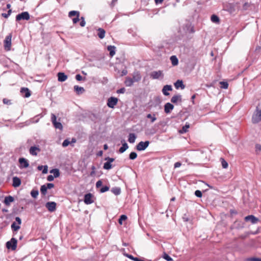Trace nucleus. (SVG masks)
<instances>
[{"mask_svg":"<svg viewBox=\"0 0 261 261\" xmlns=\"http://www.w3.org/2000/svg\"><path fill=\"white\" fill-rule=\"evenodd\" d=\"M80 13L77 11H71L68 13V17L72 20L73 24L76 25L80 22V25L82 27H85L86 22L83 17L80 18Z\"/></svg>","mask_w":261,"mask_h":261,"instance_id":"obj_1","label":"nucleus"},{"mask_svg":"<svg viewBox=\"0 0 261 261\" xmlns=\"http://www.w3.org/2000/svg\"><path fill=\"white\" fill-rule=\"evenodd\" d=\"M12 41V35L10 34L7 36L4 40V47L5 50L9 51L11 50Z\"/></svg>","mask_w":261,"mask_h":261,"instance_id":"obj_2","label":"nucleus"},{"mask_svg":"<svg viewBox=\"0 0 261 261\" xmlns=\"http://www.w3.org/2000/svg\"><path fill=\"white\" fill-rule=\"evenodd\" d=\"M17 241L16 239L12 238L10 241L6 243V247L9 249L15 250L17 247Z\"/></svg>","mask_w":261,"mask_h":261,"instance_id":"obj_3","label":"nucleus"},{"mask_svg":"<svg viewBox=\"0 0 261 261\" xmlns=\"http://www.w3.org/2000/svg\"><path fill=\"white\" fill-rule=\"evenodd\" d=\"M51 121L56 128L62 130L63 125L61 122L57 121V117L54 114H51Z\"/></svg>","mask_w":261,"mask_h":261,"instance_id":"obj_4","label":"nucleus"},{"mask_svg":"<svg viewBox=\"0 0 261 261\" xmlns=\"http://www.w3.org/2000/svg\"><path fill=\"white\" fill-rule=\"evenodd\" d=\"M149 141H146L145 142L141 141L139 142L136 146V149L138 151L144 150L149 145Z\"/></svg>","mask_w":261,"mask_h":261,"instance_id":"obj_5","label":"nucleus"},{"mask_svg":"<svg viewBox=\"0 0 261 261\" xmlns=\"http://www.w3.org/2000/svg\"><path fill=\"white\" fill-rule=\"evenodd\" d=\"M30 14L28 12H23L20 14H18L16 16V20L19 21L21 20H28L30 19Z\"/></svg>","mask_w":261,"mask_h":261,"instance_id":"obj_6","label":"nucleus"},{"mask_svg":"<svg viewBox=\"0 0 261 261\" xmlns=\"http://www.w3.org/2000/svg\"><path fill=\"white\" fill-rule=\"evenodd\" d=\"M252 121L253 123H257L261 121V110H256L252 116Z\"/></svg>","mask_w":261,"mask_h":261,"instance_id":"obj_7","label":"nucleus"},{"mask_svg":"<svg viewBox=\"0 0 261 261\" xmlns=\"http://www.w3.org/2000/svg\"><path fill=\"white\" fill-rule=\"evenodd\" d=\"M118 98L114 97H111L108 100L107 106L110 108H114L118 102Z\"/></svg>","mask_w":261,"mask_h":261,"instance_id":"obj_8","label":"nucleus"},{"mask_svg":"<svg viewBox=\"0 0 261 261\" xmlns=\"http://www.w3.org/2000/svg\"><path fill=\"white\" fill-rule=\"evenodd\" d=\"M244 224L243 222H242L241 221L236 220L231 226L230 229H242L244 228Z\"/></svg>","mask_w":261,"mask_h":261,"instance_id":"obj_9","label":"nucleus"},{"mask_svg":"<svg viewBox=\"0 0 261 261\" xmlns=\"http://www.w3.org/2000/svg\"><path fill=\"white\" fill-rule=\"evenodd\" d=\"M105 160H106L107 161L104 163L103 168V169H106V170H110V169L112 168L111 163L114 162V159L107 157L105 159Z\"/></svg>","mask_w":261,"mask_h":261,"instance_id":"obj_10","label":"nucleus"},{"mask_svg":"<svg viewBox=\"0 0 261 261\" xmlns=\"http://www.w3.org/2000/svg\"><path fill=\"white\" fill-rule=\"evenodd\" d=\"M57 204L55 202H47L45 204V207L50 212H53L56 210Z\"/></svg>","mask_w":261,"mask_h":261,"instance_id":"obj_11","label":"nucleus"},{"mask_svg":"<svg viewBox=\"0 0 261 261\" xmlns=\"http://www.w3.org/2000/svg\"><path fill=\"white\" fill-rule=\"evenodd\" d=\"M19 163L20 164L19 168H27L29 166V163L28 161L23 158H19L18 160Z\"/></svg>","mask_w":261,"mask_h":261,"instance_id":"obj_12","label":"nucleus"},{"mask_svg":"<svg viewBox=\"0 0 261 261\" xmlns=\"http://www.w3.org/2000/svg\"><path fill=\"white\" fill-rule=\"evenodd\" d=\"M93 195L91 193H88L85 195L84 201L86 204H90L92 203L94 201L92 200Z\"/></svg>","mask_w":261,"mask_h":261,"instance_id":"obj_13","label":"nucleus"},{"mask_svg":"<svg viewBox=\"0 0 261 261\" xmlns=\"http://www.w3.org/2000/svg\"><path fill=\"white\" fill-rule=\"evenodd\" d=\"M40 151L41 149L39 146H31L29 149L30 153L34 156H36L38 154V153L40 152Z\"/></svg>","mask_w":261,"mask_h":261,"instance_id":"obj_14","label":"nucleus"},{"mask_svg":"<svg viewBox=\"0 0 261 261\" xmlns=\"http://www.w3.org/2000/svg\"><path fill=\"white\" fill-rule=\"evenodd\" d=\"M244 219L246 222L250 221L252 224H256L259 221V219L253 215H248Z\"/></svg>","mask_w":261,"mask_h":261,"instance_id":"obj_15","label":"nucleus"},{"mask_svg":"<svg viewBox=\"0 0 261 261\" xmlns=\"http://www.w3.org/2000/svg\"><path fill=\"white\" fill-rule=\"evenodd\" d=\"M161 76H163V74L161 70L154 71L150 73V77L153 79H158Z\"/></svg>","mask_w":261,"mask_h":261,"instance_id":"obj_16","label":"nucleus"},{"mask_svg":"<svg viewBox=\"0 0 261 261\" xmlns=\"http://www.w3.org/2000/svg\"><path fill=\"white\" fill-rule=\"evenodd\" d=\"M12 180H13L12 186L15 188L18 187L21 185V179L17 176L13 177L12 178Z\"/></svg>","mask_w":261,"mask_h":261,"instance_id":"obj_17","label":"nucleus"},{"mask_svg":"<svg viewBox=\"0 0 261 261\" xmlns=\"http://www.w3.org/2000/svg\"><path fill=\"white\" fill-rule=\"evenodd\" d=\"M132 79L134 83L140 81L141 79V75L140 72L139 71L134 72Z\"/></svg>","mask_w":261,"mask_h":261,"instance_id":"obj_18","label":"nucleus"},{"mask_svg":"<svg viewBox=\"0 0 261 261\" xmlns=\"http://www.w3.org/2000/svg\"><path fill=\"white\" fill-rule=\"evenodd\" d=\"M164 108L165 112L168 114L170 113L171 111L173 109L174 106L172 104L168 102L165 104Z\"/></svg>","mask_w":261,"mask_h":261,"instance_id":"obj_19","label":"nucleus"},{"mask_svg":"<svg viewBox=\"0 0 261 261\" xmlns=\"http://www.w3.org/2000/svg\"><path fill=\"white\" fill-rule=\"evenodd\" d=\"M171 90H172V86L171 85H166L163 87L162 89V92L165 96H168L169 95V93H168V91Z\"/></svg>","mask_w":261,"mask_h":261,"instance_id":"obj_20","label":"nucleus"},{"mask_svg":"<svg viewBox=\"0 0 261 261\" xmlns=\"http://www.w3.org/2000/svg\"><path fill=\"white\" fill-rule=\"evenodd\" d=\"M59 82H64L67 79V76L64 72H59L57 74Z\"/></svg>","mask_w":261,"mask_h":261,"instance_id":"obj_21","label":"nucleus"},{"mask_svg":"<svg viewBox=\"0 0 261 261\" xmlns=\"http://www.w3.org/2000/svg\"><path fill=\"white\" fill-rule=\"evenodd\" d=\"M20 92L22 95L24 94V97H29L31 95V91L28 88H22L20 90Z\"/></svg>","mask_w":261,"mask_h":261,"instance_id":"obj_22","label":"nucleus"},{"mask_svg":"<svg viewBox=\"0 0 261 261\" xmlns=\"http://www.w3.org/2000/svg\"><path fill=\"white\" fill-rule=\"evenodd\" d=\"M174 86L176 89H178L180 88L181 89H184L185 88V85L183 84V82L181 80H177L174 83Z\"/></svg>","mask_w":261,"mask_h":261,"instance_id":"obj_23","label":"nucleus"},{"mask_svg":"<svg viewBox=\"0 0 261 261\" xmlns=\"http://www.w3.org/2000/svg\"><path fill=\"white\" fill-rule=\"evenodd\" d=\"M181 95L179 94L174 95L171 99V101L174 103H176L177 101L181 102Z\"/></svg>","mask_w":261,"mask_h":261,"instance_id":"obj_24","label":"nucleus"},{"mask_svg":"<svg viewBox=\"0 0 261 261\" xmlns=\"http://www.w3.org/2000/svg\"><path fill=\"white\" fill-rule=\"evenodd\" d=\"M14 201V198L12 196H8L5 198L4 203L6 205H9L11 202Z\"/></svg>","mask_w":261,"mask_h":261,"instance_id":"obj_25","label":"nucleus"},{"mask_svg":"<svg viewBox=\"0 0 261 261\" xmlns=\"http://www.w3.org/2000/svg\"><path fill=\"white\" fill-rule=\"evenodd\" d=\"M108 50L110 52V56L112 57L115 54L116 47L114 46L110 45L107 47Z\"/></svg>","mask_w":261,"mask_h":261,"instance_id":"obj_26","label":"nucleus"},{"mask_svg":"<svg viewBox=\"0 0 261 261\" xmlns=\"http://www.w3.org/2000/svg\"><path fill=\"white\" fill-rule=\"evenodd\" d=\"M134 83V82L132 80V78L129 77H126L124 82V84L127 87H131L133 85Z\"/></svg>","mask_w":261,"mask_h":261,"instance_id":"obj_27","label":"nucleus"},{"mask_svg":"<svg viewBox=\"0 0 261 261\" xmlns=\"http://www.w3.org/2000/svg\"><path fill=\"white\" fill-rule=\"evenodd\" d=\"M185 27V28H186V31L188 33H193L195 31L193 27L190 23L188 22L187 24H186Z\"/></svg>","mask_w":261,"mask_h":261,"instance_id":"obj_28","label":"nucleus"},{"mask_svg":"<svg viewBox=\"0 0 261 261\" xmlns=\"http://www.w3.org/2000/svg\"><path fill=\"white\" fill-rule=\"evenodd\" d=\"M89 31H96L97 33H106L105 30L102 28H97L96 27H91Z\"/></svg>","mask_w":261,"mask_h":261,"instance_id":"obj_29","label":"nucleus"},{"mask_svg":"<svg viewBox=\"0 0 261 261\" xmlns=\"http://www.w3.org/2000/svg\"><path fill=\"white\" fill-rule=\"evenodd\" d=\"M111 192L115 195H119L121 193V189L119 187H114L112 188Z\"/></svg>","mask_w":261,"mask_h":261,"instance_id":"obj_30","label":"nucleus"},{"mask_svg":"<svg viewBox=\"0 0 261 261\" xmlns=\"http://www.w3.org/2000/svg\"><path fill=\"white\" fill-rule=\"evenodd\" d=\"M136 138V136L135 134L134 133H130L129 135L128 141L130 143H134L135 141Z\"/></svg>","mask_w":261,"mask_h":261,"instance_id":"obj_31","label":"nucleus"},{"mask_svg":"<svg viewBox=\"0 0 261 261\" xmlns=\"http://www.w3.org/2000/svg\"><path fill=\"white\" fill-rule=\"evenodd\" d=\"M170 60L171 61L172 64L173 66H176L178 63V60L177 57L175 56H172L170 57Z\"/></svg>","mask_w":261,"mask_h":261,"instance_id":"obj_32","label":"nucleus"},{"mask_svg":"<svg viewBox=\"0 0 261 261\" xmlns=\"http://www.w3.org/2000/svg\"><path fill=\"white\" fill-rule=\"evenodd\" d=\"M50 173L54 174L55 178L58 177L60 176V171L58 169H54L50 170Z\"/></svg>","mask_w":261,"mask_h":261,"instance_id":"obj_33","label":"nucleus"},{"mask_svg":"<svg viewBox=\"0 0 261 261\" xmlns=\"http://www.w3.org/2000/svg\"><path fill=\"white\" fill-rule=\"evenodd\" d=\"M128 148V145L126 142H124L122 146L120 148L119 151L120 153L124 152Z\"/></svg>","mask_w":261,"mask_h":261,"instance_id":"obj_34","label":"nucleus"},{"mask_svg":"<svg viewBox=\"0 0 261 261\" xmlns=\"http://www.w3.org/2000/svg\"><path fill=\"white\" fill-rule=\"evenodd\" d=\"M211 21L214 23H218L220 21V19L218 16L215 14L211 16Z\"/></svg>","mask_w":261,"mask_h":261,"instance_id":"obj_35","label":"nucleus"},{"mask_svg":"<svg viewBox=\"0 0 261 261\" xmlns=\"http://www.w3.org/2000/svg\"><path fill=\"white\" fill-rule=\"evenodd\" d=\"M47 189L46 188V185H43L41 186V187L40 188L41 193L43 195H45L47 193Z\"/></svg>","mask_w":261,"mask_h":261,"instance_id":"obj_36","label":"nucleus"},{"mask_svg":"<svg viewBox=\"0 0 261 261\" xmlns=\"http://www.w3.org/2000/svg\"><path fill=\"white\" fill-rule=\"evenodd\" d=\"M39 194V192L37 190H32L31 192V195L32 197L36 198Z\"/></svg>","mask_w":261,"mask_h":261,"instance_id":"obj_37","label":"nucleus"},{"mask_svg":"<svg viewBox=\"0 0 261 261\" xmlns=\"http://www.w3.org/2000/svg\"><path fill=\"white\" fill-rule=\"evenodd\" d=\"M20 227L19 225H17L15 222H13L11 225V228L14 231H17L18 229H20Z\"/></svg>","mask_w":261,"mask_h":261,"instance_id":"obj_38","label":"nucleus"},{"mask_svg":"<svg viewBox=\"0 0 261 261\" xmlns=\"http://www.w3.org/2000/svg\"><path fill=\"white\" fill-rule=\"evenodd\" d=\"M146 117L147 118H149L151 119V122L152 123H153L156 120V118L155 117V114H153V115H152L151 114H148L147 115Z\"/></svg>","mask_w":261,"mask_h":261,"instance_id":"obj_39","label":"nucleus"},{"mask_svg":"<svg viewBox=\"0 0 261 261\" xmlns=\"http://www.w3.org/2000/svg\"><path fill=\"white\" fill-rule=\"evenodd\" d=\"M220 161L221 162V165H222V167L225 169L227 168L228 166L227 162L223 158H221Z\"/></svg>","mask_w":261,"mask_h":261,"instance_id":"obj_40","label":"nucleus"},{"mask_svg":"<svg viewBox=\"0 0 261 261\" xmlns=\"http://www.w3.org/2000/svg\"><path fill=\"white\" fill-rule=\"evenodd\" d=\"M251 7V4L248 2H245L243 5L242 9L243 10H248Z\"/></svg>","mask_w":261,"mask_h":261,"instance_id":"obj_41","label":"nucleus"},{"mask_svg":"<svg viewBox=\"0 0 261 261\" xmlns=\"http://www.w3.org/2000/svg\"><path fill=\"white\" fill-rule=\"evenodd\" d=\"M126 219H127V216L125 215H122L121 216H120V217L118 220V222L120 224H122V221H125Z\"/></svg>","mask_w":261,"mask_h":261,"instance_id":"obj_42","label":"nucleus"},{"mask_svg":"<svg viewBox=\"0 0 261 261\" xmlns=\"http://www.w3.org/2000/svg\"><path fill=\"white\" fill-rule=\"evenodd\" d=\"M189 128V124H186L185 126L182 127L181 130H180V133L181 134L186 133L188 131V129Z\"/></svg>","mask_w":261,"mask_h":261,"instance_id":"obj_43","label":"nucleus"},{"mask_svg":"<svg viewBox=\"0 0 261 261\" xmlns=\"http://www.w3.org/2000/svg\"><path fill=\"white\" fill-rule=\"evenodd\" d=\"M137 157V154L135 152H132L129 155V158L130 160H135Z\"/></svg>","mask_w":261,"mask_h":261,"instance_id":"obj_44","label":"nucleus"},{"mask_svg":"<svg viewBox=\"0 0 261 261\" xmlns=\"http://www.w3.org/2000/svg\"><path fill=\"white\" fill-rule=\"evenodd\" d=\"M74 89L75 91L77 92H79L80 91H84V89L83 87H79V86H74Z\"/></svg>","mask_w":261,"mask_h":261,"instance_id":"obj_45","label":"nucleus"},{"mask_svg":"<svg viewBox=\"0 0 261 261\" xmlns=\"http://www.w3.org/2000/svg\"><path fill=\"white\" fill-rule=\"evenodd\" d=\"M163 258H164L165 259H166L167 261L172 260V258L166 253H164V254L163 255Z\"/></svg>","mask_w":261,"mask_h":261,"instance_id":"obj_46","label":"nucleus"},{"mask_svg":"<svg viewBox=\"0 0 261 261\" xmlns=\"http://www.w3.org/2000/svg\"><path fill=\"white\" fill-rule=\"evenodd\" d=\"M220 84L221 85V87L223 89H227L228 87V84L226 82H221Z\"/></svg>","mask_w":261,"mask_h":261,"instance_id":"obj_47","label":"nucleus"},{"mask_svg":"<svg viewBox=\"0 0 261 261\" xmlns=\"http://www.w3.org/2000/svg\"><path fill=\"white\" fill-rule=\"evenodd\" d=\"M109 187L105 186L103 187H102L100 190V193H104L109 190Z\"/></svg>","mask_w":261,"mask_h":261,"instance_id":"obj_48","label":"nucleus"},{"mask_svg":"<svg viewBox=\"0 0 261 261\" xmlns=\"http://www.w3.org/2000/svg\"><path fill=\"white\" fill-rule=\"evenodd\" d=\"M246 261H261V258L257 257H250L247 258L246 259Z\"/></svg>","mask_w":261,"mask_h":261,"instance_id":"obj_49","label":"nucleus"},{"mask_svg":"<svg viewBox=\"0 0 261 261\" xmlns=\"http://www.w3.org/2000/svg\"><path fill=\"white\" fill-rule=\"evenodd\" d=\"M195 196H196L197 197H198L199 198L201 197L202 196V192L200 190H196L195 192Z\"/></svg>","mask_w":261,"mask_h":261,"instance_id":"obj_50","label":"nucleus"},{"mask_svg":"<svg viewBox=\"0 0 261 261\" xmlns=\"http://www.w3.org/2000/svg\"><path fill=\"white\" fill-rule=\"evenodd\" d=\"M70 143V142L68 140V139H66L65 140L63 143H62V146L63 147H66Z\"/></svg>","mask_w":261,"mask_h":261,"instance_id":"obj_51","label":"nucleus"},{"mask_svg":"<svg viewBox=\"0 0 261 261\" xmlns=\"http://www.w3.org/2000/svg\"><path fill=\"white\" fill-rule=\"evenodd\" d=\"M102 185V182L101 180H98L96 183V188H100Z\"/></svg>","mask_w":261,"mask_h":261,"instance_id":"obj_52","label":"nucleus"},{"mask_svg":"<svg viewBox=\"0 0 261 261\" xmlns=\"http://www.w3.org/2000/svg\"><path fill=\"white\" fill-rule=\"evenodd\" d=\"M3 102L4 104L6 105H10L11 104V102L9 99H8L7 98H4L3 100Z\"/></svg>","mask_w":261,"mask_h":261,"instance_id":"obj_53","label":"nucleus"},{"mask_svg":"<svg viewBox=\"0 0 261 261\" xmlns=\"http://www.w3.org/2000/svg\"><path fill=\"white\" fill-rule=\"evenodd\" d=\"M46 186L47 189H50L54 187V184L52 183H47Z\"/></svg>","mask_w":261,"mask_h":261,"instance_id":"obj_54","label":"nucleus"},{"mask_svg":"<svg viewBox=\"0 0 261 261\" xmlns=\"http://www.w3.org/2000/svg\"><path fill=\"white\" fill-rule=\"evenodd\" d=\"M55 177L54 176H53L52 175H49L47 177V180L49 181H51L53 180H54Z\"/></svg>","mask_w":261,"mask_h":261,"instance_id":"obj_55","label":"nucleus"},{"mask_svg":"<svg viewBox=\"0 0 261 261\" xmlns=\"http://www.w3.org/2000/svg\"><path fill=\"white\" fill-rule=\"evenodd\" d=\"M255 149H256V151H261V145L259 144H256Z\"/></svg>","mask_w":261,"mask_h":261,"instance_id":"obj_56","label":"nucleus"},{"mask_svg":"<svg viewBox=\"0 0 261 261\" xmlns=\"http://www.w3.org/2000/svg\"><path fill=\"white\" fill-rule=\"evenodd\" d=\"M125 91V89L124 88H120V89L117 91L118 93H124Z\"/></svg>","mask_w":261,"mask_h":261,"instance_id":"obj_57","label":"nucleus"},{"mask_svg":"<svg viewBox=\"0 0 261 261\" xmlns=\"http://www.w3.org/2000/svg\"><path fill=\"white\" fill-rule=\"evenodd\" d=\"M83 77L80 74H76L75 75V79L78 81H81Z\"/></svg>","mask_w":261,"mask_h":261,"instance_id":"obj_58","label":"nucleus"},{"mask_svg":"<svg viewBox=\"0 0 261 261\" xmlns=\"http://www.w3.org/2000/svg\"><path fill=\"white\" fill-rule=\"evenodd\" d=\"M256 233H252L251 232H248L246 233V234L245 236H241L240 237L242 239H245L246 237L248 236L250 234H255Z\"/></svg>","mask_w":261,"mask_h":261,"instance_id":"obj_59","label":"nucleus"},{"mask_svg":"<svg viewBox=\"0 0 261 261\" xmlns=\"http://www.w3.org/2000/svg\"><path fill=\"white\" fill-rule=\"evenodd\" d=\"M15 220H16V221L18 223V225H20L21 224V219H20L19 217H16L15 218Z\"/></svg>","mask_w":261,"mask_h":261,"instance_id":"obj_60","label":"nucleus"},{"mask_svg":"<svg viewBox=\"0 0 261 261\" xmlns=\"http://www.w3.org/2000/svg\"><path fill=\"white\" fill-rule=\"evenodd\" d=\"M181 164L180 162H176L175 164H174V168H178L180 166H181Z\"/></svg>","mask_w":261,"mask_h":261,"instance_id":"obj_61","label":"nucleus"},{"mask_svg":"<svg viewBox=\"0 0 261 261\" xmlns=\"http://www.w3.org/2000/svg\"><path fill=\"white\" fill-rule=\"evenodd\" d=\"M126 257H127L128 258L131 259L133 260H134V259L135 258V257H134L132 255L126 254L125 255Z\"/></svg>","mask_w":261,"mask_h":261,"instance_id":"obj_62","label":"nucleus"},{"mask_svg":"<svg viewBox=\"0 0 261 261\" xmlns=\"http://www.w3.org/2000/svg\"><path fill=\"white\" fill-rule=\"evenodd\" d=\"M230 214H231V215H234V214H237V211H235V210H230Z\"/></svg>","mask_w":261,"mask_h":261,"instance_id":"obj_63","label":"nucleus"},{"mask_svg":"<svg viewBox=\"0 0 261 261\" xmlns=\"http://www.w3.org/2000/svg\"><path fill=\"white\" fill-rule=\"evenodd\" d=\"M134 261H145V260L144 259H141V258H139L138 257H135V258L134 259Z\"/></svg>","mask_w":261,"mask_h":261,"instance_id":"obj_64","label":"nucleus"}]
</instances>
